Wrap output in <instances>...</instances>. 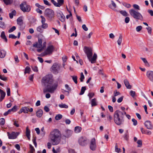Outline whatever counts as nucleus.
Here are the masks:
<instances>
[{
    "instance_id": "c756f323",
    "label": "nucleus",
    "mask_w": 153,
    "mask_h": 153,
    "mask_svg": "<svg viewBox=\"0 0 153 153\" xmlns=\"http://www.w3.org/2000/svg\"><path fill=\"white\" fill-rule=\"evenodd\" d=\"M91 105L92 106L97 105L96 99L94 98L91 101Z\"/></svg>"
},
{
    "instance_id": "6e6552de",
    "label": "nucleus",
    "mask_w": 153,
    "mask_h": 153,
    "mask_svg": "<svg viewBox=\"0 0 153 153\" xmlns=\"http://www.w3.org/2000/svg\"><path fill=\"white\" fill-rule=\"evenodd\" d=\"M51 71L56 74L60 72V65L57 63H54L51 68Z\"/></svg>"
},
{
    "instance_id": "69168bd1",
    "label": "nucleus",
    "mask_w": 153,
    "mask_h": 153,
    "mask_svg": "<svg viewBox=\"0 0 153 153\" xmlns=\"http://www.w3.org/2000/svg\"><path fill=\"white\" fill-rule=\"evenodd\" d=\"M123 96H122L119 98H118L117 100V102H118V103H120L121 102H122L123 100Z\"/></svg>"
},
{
    "instance_id": "f3484780",
    "label": "nucleus",
    "mask_w": 153,
    "mask_h": 153,
    "mask_svg": "<svg viewBox=\"0 0 153 153\" xmlns=\"http://www.w3.org/2000/svg\"><path fill=\"white\" fill-rule=\"evenodd\" d=\"M109 7L110 8L115 11H117L116 8L117 6L116 4L113 1H111V3L109 5Z\"/></svg>"
},
{
    "instance_id": "4c0bfd02",
    "label": "nucleus",
    "mask_w": 153,
    "mask_h": 153,
    "mask_svg": "<svg viewBox=\"0 0 153 153\" xmlns=\"http://www.w3.org/2000/svg\"><path fill=\"white\" fill-rule=\"evenodd\" d=\"M65 88H66L67 90L65 91V92H68V94H69V91H70L71 90V88L69 87V85L67 84H65Z\"/></svg>"
},
{
    "instance_id": "603ef678",
    "label": "nucleus",
    "mask_w": 153,
    "mask_h": 153,
    "mask_svg": "<svg viewBox=\"0 0 153 153\" xmlns=\"http://www.w3.org/2000/svg\"><path fill=\"white\" fill-rule=\"evenodd\" d=\"M40 17L42 19L41 21L42 23H45L46 19L45 18L42 16H41Z\"/></svg>"
},
{
    "instance_id": "4468645a",
    "label": "nucleus",
    "mask_w": 153,
    "mask_h": 153,
    "mask_svg": "<svg viewBox=\"0 0 153 153\" xmlns=\"http://www.w3.org/2000/svg\"><path fill=\"white\" fill-rule=\"evenodd\" d=\"M78 142L80 145L85 146L87 144V139L84 137H80L78 140Z\"/></svg>"
},
{
    "instance_id": "8fccbe9b",
    "label": "nucleus",
    "mask_w": 153,
    "mask_h": 153,
    "mask_svg": "<svg viewBox=\"0 0 153 153\" xmlns=\"http://www.w3.org/2000/svg\"><path fill=\"white\" fill-rule=\"evenodd\" d=\"M0 123L1 125H4L5 123V120L4 118H1L0 119Z\"/></svg>"
},
{
    "instance_id": "bf43d9fd",
    "label": "nucleus",
    "mask_w": 153,
    "mask_h": 153,
    "mask_svg": "<svg viewBox=\"0 0 153 153\" xmlns=\"http://www.w3.org/2000/svg\"><path fill=\"white\" fill-rule=\"evenodd\" d=\"M94 93H89L88 94V96L90 99H91L94 96Z\"/></svg>"
},
{
    "instance_id": "473e14b6",
    "label": "nucleus",
    "mask_w": 153,
    "mask_h": 153,
    "mask_svg": "<svg viewBox=\"0 0 153 153\" xmlns=\"http://www.w3.org/2000/svg\"><path fill=\"white\" fill-rule=\"evenodd\" d=\"M30 68L29 66H27L25 68L24 73L25 74L26 73L30 74Z\"/></svg>"
},
{
    "instance_id": "c03bdc74",
    "label": "nucleus",
    "mask_w": 153,
    "mask_h": 153,
    "mask_svg": "<svg viewBox=\"0 0 153 153\" xmlns=\"http://www.w3.org/2000/svg\"><path fill=\"white\" fill-rule=\"evenodd\" d=\"M30 153H33L35 151L33 147L31 145H30Z\"/></svg>"
},
{
    "instance_id": "e2e57ef3",
    "label": "nucleus",
    "mask_w": 153,
    "mask_h": 153,
    "mask_svg": "<svg viewBox=\"0 0 153 153\" xmlns=\"http://www.w3.org/2000/svg\"><path fill=\"white\" fill-rule=\"evenodd\" d=\"M132 121L134 125L135 126L137 124V121L135 119L133 118L132 119Z\"/></svg>"
},
{
    "instance_id": "c85d7f7f",
    "label": "nucleus",
    "mask_w": 153,
    "mask_h": 153,
    "mask_svg": "<svg viewBox=\"0 0 153 153\" xmlns=\"http://www.w3.org/2000/svg\"><path fill=\"white\" fill-rule=\"evenodd\" d=\"M122 41V37L121 34H120L118 40H117V44L119 45L120 46L121 45Z\"/></svg>"
},
{
    "instance_id": "b1692460",
    "label": "nucleus",
    "mask_w": 153,
    "mask_h": 153,
    "mask_svg": "<svg viewBox=\"0 0 153 153\" xmlns=\"http://www.w3.org/2000/svg\"><path fill=\"white\" fill-rule=\"evenodd\" d=\"M17 22L18 25L20 26H21L22 25L23 22V20L21 17H19L17 20Z\"/></svg>"
},
{
    "instance_id": "a19ab883",
    "label": "nucleus",
    "mask_w": 153,
    "mask_h": 153,
    "mask_svg": "<svg viewBox=\"0 0 153 153\" xmlns=\"http://www.w3.org/2000/svg\"><path fill=\"white\" fill-rule=\"evenodd\" d=\"M137 143L138 144V145L137 146V147H141L142 145V141L141 140H138L137 141Z\"/></svg>"
},
{
    "instance_id": "f704fd0d",
    "label": "nucleus",
    "mask_w": 153,
    "mask_h": 153,
    "mask_svg": "<svg viewBox=\"0 0 153 153\" xmlns=\"http://www.w3.org/2000/svg\"><path fill=\"white\" fill-rule=\"evenodd\" d=\"M86 89L85 87H82L80 93H79V95H82L84 93L85 90Z\"/></svg>"
},
{
    "instance_id": "de8ad7c7",
    "label": "nucleus",
    "mask_w": 153,
    "mask_h": 153,
    "mask_svg": "<svg viewBox=\"0 0 153 153\" xmlns=\"http://www.w3.org/2000/svg\"><path fill=\"white\" fill-rule=\"evenodd\" d=\"M85 78L83 74V73L82 72L81 73V75H80V81L81 82H82L83 81V79Z\"/></svg>"
},
{
    "instance_id": "aec40b11",
    "label": "nucleus",
    "mask_w": 153,
    "mask_h": 153,
    "mask_svg": "<svg viewBox=\"0 0 153 153\" xmlns=\"http://www.w3.org/2000/svg\"><path fill=\"white\" fill-rule=\"evenodd\" d=\"M0 101L1 102L4 98L5 95L6 93L3 90L0 89Z\"/></svg>"
},
{
    "instance_id": "3c124183",
    "label": "nucleus",
    "mask_w": 153,
    "mask_h": 153,
    "mask_svg": "<svg viewBox=\"0 0 153 153\" xmlns=\"http://www.w3.org/2000/svg\"><path fill=\"white\" fill-rule=\"evenodd\" d=\"M146 29L147 30L148 33L149 34H151L152 33V29L151 27H148L146 28Z\"/></svg>"
},
{
    "instance_id": "ddd939ff",
    "label": "nucleus",
    "mask_w": 153,
    "mask_h": 153,
    "mask_svg": "<svg viewBox=\"0 0 153 153\" xmlns=\"http://www.w3.org/2000/svg\"><path fill=\"white\" fill-rule=\"evenodd\" d=\"M57 2L54 0H51V2L56 7H60L64 4V0H57Z\"/></svg>"
},
{
    "instance_id": "9d476101",
    "label": "nucleus",
    "mask_w": 153,
    "mask_h": 153,
    "mask_svg": "<svg viewBox=\"0 0 153 153\" xmlns=\"http://www.w3.org/2000/svg\"><path fill=\"white\" fill-rule=\"evenodd\" d=\"M54 49V47L53 45H50L48 46L46 49L44 53V56L52 54Z\"/></svg>"
},
{
    "instance_id": "338daca9",
    "label": "nucleus",
    "mask_w": 153,
    "mask_h": 153,
    "mask_svg": "<svg viewBox=\"0 0 153 153\" xmlns=\"http://www.w3.org/2000/svg\"><path fill=\"white\" fill-rule=\"evenodd\" d=\"M130 21V18L128 17H126L125 19V22L126 23H128Z\"/></svg>"
},
{
    "instance_id": "79ce46f5",
    "label": "nucleus",
    "mask_w": 153,
    "mask_h": 153,
    "mask_svg": "<svg viewBox=\"0 0 153 153\" xmlns=\"http://www.w3.org/2000/svg\"><path fill=\"white\" fill-rule=\"evenodd\" d=\"M62 115L59 114L56 115L55 117V119L56 120H59L62 118Z\"/></svg>"
},
{
    "instance_id": "58836bf2",
    "label": "nucleus",
    "mask_w": 153,
    "mask_h": 153,
    "mask_svg": "<svg viewBox=\"0 0 153 153\" xmlns=\"http://www.w3.org/2000/svg\"><path fill=\"white\" fill-rule=\"evenodd\" d=\"M5 27V24L4 22L0 21V27L4 29Z\"/></svg>"
},
{
    "instance_id": "5701e85b",
    "label": "nucleus",
    "mask_w": 153,
    "mask_h": 153,
    "mask_svg": "<svg viewBox=\"0 0 153 153\" xmlns=\"http://www.w3.org/2000/svg\"><path fill=\"white\" fill-rule=\"evenodd\" d=\"M6 52L4 50H0V57L1 58H4L6 55Z\"/></svg>"
},
{
    "instance_id": "20e7f679",
    "label": "nucleus",
    "mask_w": 153,
    "mask_h": 153,
    "mask_svg": "<svg viewBox=\"0 0 153 153\" xmlns=\"http://www.w3.org/2000/svg\"><path fill=\"white\" fill-rule=\"evenodd\" d=\"M84 51L85 53L86 54L89 61L92 64L95 63L97 56L96 53H94L92 58L93 55L92 48H91L85 46L84 48Z\"/></svg>"
},
{
    "instance_id": "5fc2aeb1",
    "label": "nucleus",
    "mask_w": 153,
    "mask_h": 153,
    "mask_svg": "<svg viewBox=\"0 0 153 153\" xmlns=\"http://www.w3.org/2000/svg\"><path fill=\"white\" fill-rule=\"evenodd\" d=\"M123 5L127 8H130L131 7V5L129 4L124 3L123 4Z\"/></svg>"
},
{
    "instance_id": "0e129e2a",
    "label": "nucleus",
    "mask_w": 153,
    "mask_h": 153,
    "mask_svg": "<svg viewBox=\"0 0 153 153\" xmlns=\"http://www.w3.org/2000/svg\"><path fill=\"white\" fill-rule=\"evenodd\" d=\"M82 28L85 31H87L88 30V28L87 27L85 24L82 25Z\"/></svg>"
},
{
    "instance_id": "a211bd4d",
    "label": "nucleus",
    "mask_w": 153,
    "mask_h": 153,
    "mask_svg": "<svg viewBox=\"0 0 153 153\" xmlns=\"http://www.w3.org/2000/svg\"><path fill=\"white\" fill-rule=\"evenodd\" d=\"M145 125L146 128L149 129H152L153 128V126L151 122L149 121H146L145 123Z\"/></svg>"
},
{
    "instance_id": "72a5a7b5",
    "label": "nucleus",
    "mask_w": 153,
    "mask_h": 153,
    "mask_svg": "<svg viewBox=\"0 0 153 153\" xmlns=\"http://www.w3.org/2000/svg\"><path fill=\"white\" fill-rule=\"evenodd\" d=\"M42 26H39L37 27L36 30L38 32L42 33L43 32V30L42 29Z\"/></svg>"
},
{
    "instance_id": "2f4dec72",
    "label": "nucleus",
    "mask_w": 153,
    "mask_h": 153,
    "mask_svg": "<svg viewBox=\"0 0 153 153\" xmlns=\"http://www.w3.org/2000/svg\"><path fill=\"white\" fill-rule=\"evenodd\" d=\"M119 12L124 16H128V13L126 11L121 10Z\"/></svg>"
},
{
    "instance_id": "6e6d98bb",
    "label": "nucleus",
    "mask_w": 153,
    "mask_h": 153,
    "mask_svg": "<svg viewBox=\"0 0 153 153\" xmlns=\"http://www.w3.org/2000/svg\"><path fill=\"white\" fill-rule=\"evenodd\" d=\"M133 7L134 8L138 10H140V7L137 4H134L133 5Z\"/></svg>"
},
{
    "instance_id": "4d7b16f0",
    "label": "nucleus",
    "mask_w": 153,
    "mask_h": 153,
    "mask_svg": "<svg viewBox=\"0 0 153 153\" xmlns=\"http://www.w3.org/2000/svg\"><path fill=\"white\" fill-rule=\"evenodd\" d=\"M41 134L44 136L45 134V131H44V127H42L41 129Z\"/></svg>"
},
{
    "instance_id": "c9c22d12",
    "label": "nucleus",
    "mask_w": 153,
    "mask_h": 153,
    "mask_svg": "<svg viewBox=\"0 0 153 153\" xmlns=\"http://www.w3.org/2000/svg\"><path fill=\"white\" fill-rule=\"evenodd\" d=\"M4 3L7 5L11 4L13 2L12 0H3Z\"/></svg>"
},
{
    "instance_id": "09e8293b",
    "label": "nucleus",
    "mask_w": 153,
    "mask_h": 153,
    "mask_svg": "<svg viewBox=\"0 0 153 153\" xmlns=\"http://www.w3.org/2000/svg\"><path fill=\"white\" fill-rule=\"evenodd\" d=\"M0 79L4 81H7V78L6 77H5L4 75H2L0 74Z\"/></svg>"
},
{
    "instance_id": "774afa93",
    "label": "nucleus",
    "mask_w": 153,
    "mask_h": 153,
    "mask_svg": "<svg viewBox=\"0 0 153 153\" xmlns=\"http://www.w3.org/2000/svg\"><path fill=\"white\" fill-rule=\"evenodd\" d=\"M128 137V134L127 132L125 133L124 135V138L126 140H127Z\"/></svg>"
},
{
    "instance_id": "393cba45",
    "label": "nucleus",
    "mask_w": 153,
    "mask_h": 153,
    "mask_svg": "<svg viewBox=\"0 0 153 153\" xmlns=\"http://www.w3.org/2000/svg\"><path fill=\"white\" fill-rule=\"evenodd\" d=\"M1 37L2 39H3L4 40V41L6 42H7V38L6 37L4 31H3L1 32Z\"/></svg>"
},
{
    "instance_id": "cd10ccee",
    "label": "nucleus",
    "mask_w": 153,
    "mask_h": 153,
    "mask_svg": "<svg viewBox=\"0 0 153 153\" xmlns=\"http://www.w3.org/2000/svg\"><path fill=\"white\" fill-rule=\"evenodd\" d=\"M16 12L15 10H13L11 13L9 14V17L11 19H12L13 17V16L16 15Z\"/></svg>"
},
{
    "instance_id": "dca6fc26",
    "label": "nucleus",
    "mask_w": 153,
    "mask_h": 153,
    "mask_svg": "<svg viewBox=\"0 0 153 153\" xmlns=\"http://www.w3.org/2000/svg\"><path fill=\"white\" fill-rule=\"evenodd\" d=\"M146 76L151 81L153 82V71H148L146 73Z\"/></svg>"
},
{
    "instance_id": "49530a36",
    "label": "nucleus",
    "mask_w": 153,
    "mask_h": 153,
    "mask_svg": "<svg viewBox=\"0 0 153 153\" xmlns=\"http://www.w3.org/2000/svg\"><path fill=\"white\" fill-rule=\"evenodd\" d=\"M120 93L119 91H117V90L114 92V96L115 97L118 95H120Z\"/></svg>"
},
{
    "instance_id": "f257e3e1",
    "label": "nucleus",
    "mask_w": 153,
    "mask_h": 153,
    "mask_svg": "<svg viewBox=\"0 0 153 153\" xmlns=\"http://www.w3.org/2000/svg\"><path fill=\"white\" fill-rule=\"evenodd\" d=\"M41 82L42 85L44 87L43 89L44 93L47 92L53 93L56 90L58 86L57 83H54L51 86L53 82V76L51 75H46L43 77Z\"/></svg>"
},
{
    "instance_id": "bb28decb",
    "label": "nucleus",
    "mask_w": 153,
    "mask_h": 153,
    "mask_svg": "<svg viewBox=\"0 0 153 153\" xmlns=\"http://www.w3.org/2000/svg\"><path fill=\"white\" fill-rule=\"evenodd\" d=\"M82 130V128L80 126H76L75 128L74 131L76 133L80 132Z\"/></svg>"
},
{
    "instance_id": "13d9d810",
    "label": "nucleus",
    "mask_w": 153,
    "mask_h": 153,
    "mask_svg": "<svg viewBox=\"0 0 153 153\" xmlns=\"http://www.w3.org/2000/svg\"><path fill=\"white\" fill-rule=\"evenodd\" d=\"M130 95L134 97L135 96V92L134 91H131L130 92Z\"/></svg>"
},
{
    "instance_id": "9b49d317",
    "label": "nucleus",
    "mask_w": 153,
    "mask_h": 153,
    "mask_svg": "<svg viewBox=\"0 0 153 153\" xmlns=\"http://www.w3.org/2000/svg\"><path fill=\"white\" fill-rule=\"evenodd\" d=\"M89 147L90 149L93 151H94L96 150L97 146L95 138H93L91 140Z\"/></svg>"
},
{
    "instance_id": "1a4fd4ad",
    "label": "nucleus",
    "mask_w": 153,
    "mask_h": 153,
    "mask_svg": "<svg viewBox=\"0 0 153 153\" xmlns=\"http://www.w3.org/2000/svg\"><path fill=\"white\" fill-rule=\"evenodd\" d=\"M42 39L39 38L38 42H35L33 44V46L35 48H39L40 47H43V46L44 45V47H45L46 46V42L45 41L43 42L42 44Z\"/></svg>"
},
{
    "instance_id": "e433bc0d",
    "label": "nucleus",
    "mask_w": 153,
    "mask_h": 153,
    "mask_svg": "<svg viewBox=\"0 0 153 153\" xmlns=\"http://www.w3.org/2000/svg\"><path fill=\"white\" fill-rule=\"evenodd\" d=\"M72 134V131L70 130H68L66 131V134L65 135V137H68L71 136Z\"/></svg>"
},
{
    "instance_id": "39448f33",
    "label": "nucleus",
    "mask_w": 153,
    "mask_h": 153,
    "mask_svg": "<svg viewBox=\"0 0 153 153\" xmlns=\"http://www.w3.org/2000/svg\"><path fill=\"white\" fill-rule=\"evenodd\" d=\"M129 13L131 16L135 19L141 20L143 19V17L142 15L133 9L130 10H129Z\"/></svg>"
},
{
    "instance_id": "412c9836",
    "label": "nucleus",
    "mask_w": 153,
    "mask_h": 153,
    "mask_svg": "<svg viewBox=\"0 0 153 153\" xmlns=\"http://www.w3.org/2000/svg\"><path fill=\"white\" fill-rule=\"evenodd\" d=\"M124 82L126 87L130 89L131 88V86L130 85L128 81L126 79H125Z\"/></svg>"
},
{
    "instance_id": "f8f14e48",
    "label": "nucleus",
    "mask_w": 153,
    "mask_h": 153,
    "mask_svg": "<svg viewBox=\"0 0 153 153\" xmlns=\"http://www.w3.org/2000/svg\"><path fill=\"white\" fill-rule=\"evenodd\" d=\"M7 135L8 138L9 139H16L17 136L19 134V132H12L11 133L9 132H7Z\"/></svg>"
},
{
    "instance_id": "a878e982",
    "label": "nucleus",
    "mask_w": 153,
    "mask_h": 153,
    "mask_svg": "<svg viewBox=\"0 0 153 153\" xmlns=\"http://www.w3.org/2000/svg\"><path fill=\"white\" fill-rule=\"evenodd\" d=\"M30 131L29 130L28 127H27L26 129V135L29 140H30Z\"/></svg>"
},
{
    "instance_id": "423d86ee",
    "label": "nucleus",
    "mask_w": 153,
    "mask_h": 153,
    "mask_svg": "<svg viewBox=\"0 0 153 153\" xmlns=\"http://www.w3.org/2000/svg\"><path fill=\"white\" fill-rule=\"evenodd\" d=\"M45 15L47 17L48 20H51L54 17V14L53 11L51 9L47 8L44 12Z\"/></svg>"
},
{
    "instance_id": "f03ea898",
    "label": "nucleus",
    "mask_w": 153,
    "mask_h": 153,
    "mask_svg": "<svg viewBox=\"0 0 153 153\" xmlns=\"http://www.w3.org/2000/svg\"><path fill=\"white\" fill-rule=\"evenodd\" d=\"M124 115L126 116L127 115L125 111H121L119 110H117L114 112V120L117 125L119 126L123 124L124 121Z\"/></svg>"
},
{
    "instance_id": "a18cd8bd",
    "label": "nucleus",
    "mask_w": 153,
    "mask_h": 153,
    "mask_svg": "<svg viewBox=\"0 0 153 153\" xmlns=\"http://www.w3.org/2000/svg\"><path fill=\"white\" fill-rule=\"evenodd\" d=\"M41 26L43 28L45 29L48 28V24L45 23L42 24V25Z\"/></svg>"
},
{
    "instance_id": "37998d69",
    "label": "nucleus",
    "mask_w": 153,
    "mask_h": 153,
    "mask_svg": "<svg viewBox=\"0 0 153 153\" xmlns=\"http://www.w3.org/2000/svg\"><path fill=\"white\" fill-rule=\"evenodd\" d=\"M59 19L62 22H64L65 20V17L63 14H62V16Z\"/></svg>"
},
{
    "instance_id": "864d4df0",
    "label": "nucleus",
    "mask_w": 153,
    "mask_h": 153,
    "mask_svg": "<svg viewBox=\"0 0 153 153\" xmlns=\"http://www.w3.org/2000/svg\"><path fill=\"white\" fill-rule=\"evenodd\" d=\"M16 29V27L13 26L9 30L8 32L9 33H11L14 31Z\"/></svg>"
},
{
    "instance_id": "680f3d73",
    "label": "nucleus",
    "mask_w": 153,
    "mask_h": 153,
    "mask_svg": "<svg viewBox=\"0 0 153 153\" xmlns=\"http://www.w3.org/2000/svg\"><path fill=\"white\" fill-rule=\"evenodd\" d=\"M9 38H11L13 39H15L17 38V36H15L14 35L10 34L9 35Z\"/></svg>"
},
{
    "instance_id": "0eeeda50",
    "label": "nucleus",
    "mask_w": 153,
    "mask_h": 153,
    "mask_svg": "<svg viewBox=\"0 0 153 153\" xmlns=\"http://www.w3.org/2000/svg\"><path fill=\"white\" fill-rule=\"evenodd\" d=\"M20 7L21 10L24 13L29 12L31 10L30 6L25 2L21 3L20 5Z\"/></svg>"
},
{
    "instance_id": "6ab92c4d",
    "label": "nucleus",
    "mask_w": 153,
    "mask_h": 153,
    "mask_svg": "<svg viewBox=\"0 0 153 153\" xmlns=\"http://www.w3.org/2000/svg\"><path fill=\"white\" fill-rule=\"evenodd\" d=\"M29 108L27 107H22L20 110L19 113V114L22 112L25 113H27L28 111Z\"/></svg>"
},
{
    "instance_id": "2eb2a0df",
    "label": "nucleus",
    "mask_w": 153,
    "mask_h": 153,
    "mask_svg": "<svg viewBox=\"0 0 153 153\" xmlns=\"http://www.w3.org/2000/svg\"><path fill=\"white\" fill-rule=\"evenodd\" d=\"M17 106L15 105L11 109H9L7 111L5 112L4 114V116H6L9 114H10L11 112H14L16 111L17 110Z\"/></svg>"
},
{
    "instance_id": "7ed1b4c3",
    "label": "nucleus",
    "mask_w": 153,
    "mask_h": 153,
    "mask_svg": "<svg viewBox=\"0 0 153 153\" xmlns=\"http://www.w3.org/2000/svg\"><path fill=\"white\" fill-rule=\"evenodd\" d=\"M61 134L60 131L57 129H54L50 133V138L53 145L58 144L60 141Z\"/></svg>"
},
{
    "instance_id": "ea45409f",
    "label": "nucleus",
    "mask_w": 153,
    "mask_h": 153,
    "mask_svg": "<svg viewBox=\"0 0 153 153\" xmlns=\"http://www.w3.org/2000/svg\"><path fill=\"white\" fill-rule=\"evenodd\" d=\"M71 77H72V79L74 82L76 84L77 83V76H71Z\"/></svg>"
},
{
    "instance_id": "7c9ffc66",
    "label": "nucleus",
    "mask_w": 153,
    "mask_h": 153,
    "mask_svg": "<svg viewBox=\"0 0 153 153\" xmlns=\"http://www.w3.org/2000/svg\"><path fill=\"white\" fill-rule=\"evenodd\" d=\"M59 107L61 108H68V106L66 105L65 104H62L59 105Z\"/></svg>"
},
{
    "instance_id": "4be33fe9",
    "label": "nucleus",
    "mask_w": 153,
    "mask_h": 153,
    "mask_svg": "<svg viewBox=\"0 0 153 153\" xmlns=\"http://www.w3.org/2000/svg\"><path fill=\"white\" fill-rule=\"evenodd\" d=\"M43 113L42 110L41 109H39L36 112V115L38 117H40L42 116Z\"/></svg>"
},
{
    "instance_id": "052dcab7",
    "label": "nucleus",
    "mask_w": 153,
    "mask_h": 153,
    "mask_svg": "<svg viewBox=\"0 0 153 153\" xmlns=\"http://www.w3.org/2000/svg\"><path fill=\"white\" fill-rule=\"evenodd\" d=\"M142 28V27L141 26H139L137 27L136 30L137 32H139L140 31Z\"/></svg>"
}]
</instances>
